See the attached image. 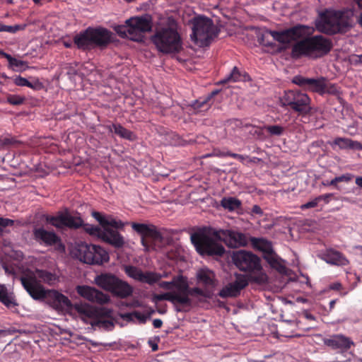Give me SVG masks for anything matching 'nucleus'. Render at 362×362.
<instances>
[{
    "instance_id": "1",
    "label": "nucleus",
    "mask_w": 362,
    "mask_h": 362,
    "mask_svg": "<svg viewBox=\"0 0 362 362\" xmlns=\"http://www.w3.org/2000/svg\"><path fill=\"white\" fill-rule=\"evenodd\" d=\"M314 31L313 27L298 23L281 31L267 30L266 34L282 44H289L301 39L292 47L291 56L294 59L303 56L320 58L331 51L332 43L323 35H313Z\"/></svg>"
},
{
    "instance_id": "2",
    "label": "nucleus",
    "mask_w": 362,
    "mask_h": 362,
    "mask_svg": "<svg viewBox=\"0 0 362 362\" xmlns=\"http://www.w3.org/2000/svg\"><path fill=\"white\" fill-rule=\"evenodd\" d=\"M114 33L105 28L88 27L73 37V41H62L64 47L71 48L73 44L77 49L89 52L95 48L105 49L114 41Z\"/></svg>"
},
{
    "instance_id": "3",
    "label": "nucleus",
    "mask_w": 362,
    "mask_h": 362,
    "mask_svg": "<svg viewBox=\"0 0 362 362\" xmlns=\"http://www.w3.org/2000/svg\"><path fill=\"white\" fill-rule=\"evenodd\" d=\"M21 284L29 296L35 300L47 298L51 305L57 310H71L73 305L69 298L57 291H45L34 274H28L21 278Z\"/></svg>"
},
{
    "instance_id": "4",
    "label": "nucleus",
    "mask_w": 362,
    "mask_h": 362,
    "mask_svg": "<svg viewBox=\"0 0 362 362\" xmlns=\"http://www.w3.org/2000/svg\"><path fill=\"white\" fill-rule=\"evenodd\" d=\"M352 12L325 10L315 21V29L328 35L345 33L352 28Z\"/></svg>"
},
{
    "instance_id": "5",
    "label": "nucleus",
    "mask_w": 362,
    "mask_h": 362,
    "mask_svg": "<svg viewBox=\"0 0 362 362\" xmlns=\"http://www.w3.org/2000/svg\"><path fill=\"white\" fill-rule=\"evenodd\" d=\"M191 25V39L199 47H208L217 36L218 33L213 20L203 16H197L188 21Z\"/></svg>"
},
{
    "instance_id": "6",
    "label": "nucleus",
    "mask_w": 362,
    "mask_h": 362,
    "mask_svg": "<svg viewBox=\"0 0 362 362\" xmlns=\"http://www.w3.org/2000/svg\"><path fill=\"white\" fill-rule=\"evenodd\" d=\"M132 228L141 235V245L144 247L145 251L162 250L170 243V239L153 225L133 222Z\"/></svg>"
},
{
    "instance_id": "7",
    "label": "nucleus",
    "mask_w": 362,
    "mask_h": 362,
    "mask_svg": "<svg viewBox=\"0 0 362 362\" xmlns=\"http://www.w3.org/2000/svg\"><path fill=\"white\" fill-rule=\"evenodd\" d=\"M92 216L104 229L101 239L115 248L122 247L124 244V238L117 230L123 228L124 223L112 216H105L98 211H93Z\"/></svg>"
},
{
    "instance_id": "8",
    "label": "nucleus",
    "mask_w": 362,
    "mask_h": 362,
    "mask_svg": "<svg viewBox=\"0 0 362 362\" xmlns=\"http://www.w3.org/2000/svg\"><path fill=\"white\" fill-rule=\"evenodd\" d=\"M280 103L281 107H289L301 116H306L312 112L311 98L307 93L298 89L284 91L280 98Z\"/></svg>"
},
{
    "instance_id": "9",
    "label": "nucleus",
    "mask_w": 362,
    "mask_h": 362,
    "mask_svg": "<svg viewBox=\"0 0 362 362\" xmlns=\"http://www.w3.org/2000/svg\"><path fill=\"white\" fill-rule=\"evenodd\" d=\"M191 240L196 250L201 255L223 257L226 252L224 246L219 243L218 239L214 237L213 233L211 235H204V233H193Z\"/></svg>"
},
{
    "instance_id": "10",
    "label": "nucleus",
    "mask_w": 362,
    "mask_h": 362,
    "mask_svg": "<svg viewBox=\"0 0 362 362\" xmlns=\"http://www.w3.org/2000/svg\"><path fill=\"white\" fill-rule=\"evenodd\" d=\"M152 42L160 52H175L180 46V36L176 28H164L156 32Z\"/></svg>"
},
{
    "instance_id": "11",
    "label": "nucleus",
    "mask_w": 362,
    "mask_h": 362,
    "mask_svg": "<svg viewBox=\"0 0 362 362\" xmlns=\"http://www.w3.org/2000/svg\"><path fill=\"white\" fill-rule=\"evenodd\" d=\"M95 282L103 289L120 298L129 297L133 292L129 284L111 274H102L98 276Z\"/></svg>"
},
{
    "instance_id": "12",
    "label": "nucleus",
    "mask_w": 362,
    "mask_h": 362,
    "mask_svg": "<svg viewBox=\"0 0 362 362\" xmlns=\"http://www.w3.org/2000/svg\"><path fill=\"white\" fill-rule=\"evenodd\" d=\"M76 256L87 264L101 265L108 262V253L101 247L82 243L78 245Z\"/></svg>"
},
{
    "instance_id": "13",
    "label": "nucleus",
    "mask_w": 362,
    "mask_h": 362,
    "mask_svg": "<svg viewBox=\"0 0 362 362\" xmlns=\"http://www.w3.org/2000/svg\"><path fill=\"white\" fill-rule=\"evenodd\" d=\"M232 260L236 267L245 272L258 274L262 269L259 257L249 251L238 250L233 252Z\"/></svg>"
},
{
    "instance_id": "14",
    "label": "nucleus",
    "mask_w": 362,
    "mask_h": 362,
    "mask_svg": "<svg viewBox=\"0 0 362 362\" xmlns=\"http://www.w3.org/2000/svg\"><path fill=\"white\" fill-rule=\"evenodd\" d=\"M250 242L253 248L262 252L263 258L272 268L279 272H282L284 269V265L274 252L271 241L264 238L250 237Z\"/></svg>"
},
{
    "instance_id": "15",
    "label": "nucleus",
    "mask_w": 362,
    "mask_h": 362,
    "mask_svg": "<svg viewBox=\"0 0 362 362\" xmlns=\"http://www.w3.org/2000/svg\"><path fill=\"white\" fill-rule=\"evenodd\" d=\"M213 235L221 243H223L232 249L243 247L248 244V238L245 233L233 230H215Z\"/></svg>"
},
{
    "instance_id": "16",
    "label": "nucleus",
    "mask_w": 362,
    "mask_h": 362,
    "mask_svg": "<svg viewBox=\"0 0 362 362\" xmlns=\"http://www.w3.org/2000/svg\"><path fill=\"white\" fill-rule=\"evenodd\" d=\"M45 220L48 223L58 229H62L65 227L69 228H80L83 223V221L80 217H74L69 214L68 211L59 212L57 216L47 215Z\"/></svg>"
},
{
    "instance_id": "17",
    "label": "nucleus",
    "mask_w": 362,
    "mask_h": 362,
    "mask_svg": "<svg viewBox=\"0 0 362 362\" xmlns=\"http://www.w3.org/2000/svg\"><path fill=\"white\" fill-rule=\"evenodd\" d=\"M33 238L40 245L45 247L55 246L57 251L65 250L64 245L61 242L60 237L54 231L45 230L43 227L33 229Z\"/></svg>"
},
{
    "instance_id": "18",
    "label": "nucleus",
    "mask_w": 362,
    "mask_h": 362,
    "mask_svg": "<svg viewBox=\"0 0 362 362\" xmlns=\"http://www.w3.org/2000/svg\"><path fill=\"white\" fill-rule=\"evenodd\" d=\"M151 27V19L148 16H136L126 21V32L131 36L149 32Z\"/></svg>"
},
{
    "instance_id": "19",
    "label": "nucleus",
    "mask_w": 362,
    "mask_h": 362,
    "mask_svg": "<svg viewBox=\"0 0 362 362\" xmlns=\"http://www.w3.org/2000/svg\"><path fill=\"white\" fill-rule=\"evenodd\" d=\"M325 81L326 78L324 77L309 78L301 75H297L293 78L292 83L303 88L305 90L323 95Z\"/></svg>"
},
{
    "instance_id": "20",
    "label": "nucleus",
    "mask_w": 362,
    "mask_h": 362,
    "mask_svg": "<svg viewBox=\"0 0 362 362\" xmlns=\"http://www.w3.org/2000/svg\"><path fill=\"white\" fill-rule=\"evenodd\" d=\"M124 271L132 279L152 285L161 279V275L153 272H144L141 269L134 265H126Z\"/></svg>"
},
{
    "instance_id": "21",
    "label": "nucleus",
    "mask_w": 362,
    "mask_h": 362,
    "mask_svg": "<svg viewBox=\"0 0 362 362\" xmlns=\"http://www.w3.org/2000/svg\"><path fill=\"white\" fill-rule=\"evenodd\" d=\"M76 291L80 296L92 303L104 304L109 300L106 294L88 286H78Z\"/></svg>"
},
{
    "instance_id": "22",
    "label": "nucleus",
    "mask_w": 362,
    "mask_h": 362,
    "mask_svg": "<svg viewBox=\"0 0 362 362\" xmlns=\"http://www.w3.org/2000/svg\"><path fill=\"white\" fill-rule=\"evenodd\" d=\"M325 344L334 350H339L341 353L347 351L350 347L354 346V341L350 337L343 334H334L325 340Z\"/></svg>"
},
{
    "instance_id": "23",
    "label": "nucleus",
    "mask_w": 362,
    "mask_h": 362,
    "mask_svg": "<svg viewBox=\"0 0 362 362\" xmlns=\"http://www.w3.org/2000/svg\"><path fill=\"white\" fill-rule=\"evenodd\" d=\"M178 291L168 292L163 294H153V301L157 303L161 300H168L176 305L177 310L181 312V273L179 272L177 276Z\"/></svg>"
},
{
    "instance_id": "24",
    "label": "nucleus",
    "mask_w": 362,
    "mask_h": 362,
    "mask_svg": "<svg viewBox=\"0 0 362 362\" xmlns=\"http://www.w3.org/2000/svg\"><path fill=\"white\" fill-rule=\"evenodd\" d=\"M100 315L95 319L90 321L89 325L93 327H103L104 329L110 331L115 327L113 319L111 317L112 311L107 309H100Z\"/></svg>"
},
{
    "instance_id": "25",
    "label": "nucleus",
    "mask_w": 362,
    "mask_h": 362,
    "mask_svg": "<svg viewBox=\"0 0 362 362\" xmlns=\"http://www.w3.org/2000/svg\"><path fill=\"white\" fill-rule=\"evenodd\" d=\"M320 257L330 265L345 266L350 264L342 252L334 249H327L322 253Z\"/></svg>"
},
{
    "instance_id": "26",
    "label": "nucleus",
    "mask_w": 362,
    "mask_h": 362,
    "mask_svg": "<svg viewBox=\"0 0 362 362\" xmlns=\"http://www.w3.org/2000/svg\"><path fill=\"white\" fill-rule=\"evenodd\" d=\"M219 93L218 90H213L210 94L197 99L192 105L195 113L204 112L208 110L212 104L214 96Z\"/></svg>"
},
{
    "instance_id": "27",
    "label": "nucleus",
    "mask_w": 362,
    "mask_h": 362,
    "mask_svg": "<svg viewBox=\"0 0 362 362\" xmlns=\"http://www.w3.org/2000/svg\"><path fill=\"white\" fill-rule=\"evenodd\" d=\"M105 128L110 132H114L122 139L134 141L136 140V136L135 134L131 130L126 129L122 125L118 123L112 124L111 125L105 126Z\"/></svg>"
},
{
    "instance_id": "28",
    "label": "nucleus",
    "mask_w": 362,
    "mask_h": 362,
    "mask_svg": "<svg viewBox=\"0 0 362 362\" xmlns=\"http://www.w3.org/2000/svg\"><path fill=\"white\" fill-rule=\"evenodd\" d=\"M332 145L338 146L340 149L362 150V144L359 141L347 138L337 137L334 139Z\"/></svg>"
},
{
    "instance_id": "29",
    "label": "nucleus",
    "mask_w": 362,
    "mask_h": 362,
    "mask_svg": "<svg viewBox=\"0 0 362 362\" xmlns=\"http://www.w3.org/2000/svg\"><path fill=\"white\" fill-rule=\"evenodd\" d=\"M0 55L7 59L8 67L14 71H23L28 67L25 62L17 59L4 51L0 50Z\"/></svg>"
},
{
    "instance_id": "30",
    "label": "nucleus",
    "mask_w": 362,
    "mask_h": 362,
    "mask_svg": "<svg viewBox=\"0 0 362 362\" xmlns=\"http://www.w3.org/2000/svg\"><path fill=\"white\" fill-rule=\"evenodd\" d=\"M214 273L209 269H200L197 272V280L199 283L207 287H214Z\"/></svg>"
},
{
    "instance_id": "31",
    "label": "nucleus",
    "mask_w": 362,
    "mask_h": 362,
    "mask_svg": "<svg viewBox=\"0 0 362 362\" xmlns=\"http://www.w3.org/2000/svg\"><path fill=\"white\" fill-rule=\"evenodd\" d=\"M0 301L8 308H12L18 304L15 297L8 293L7 288L4 285H0Z\"/></svg>"
},
{
    "instance_id": "32",
    "label": "nucleus",
    "mask_w": 362,
    "mask_h": 362,
    "mask_svg": "<svg viewBox=\"0 0 362 362\" xmlns=\"http://www.w3.org/2000/svg\"><path fill=\"white\" fill-rule=\"evenodd\" d=\"M221 206L230 211L238 209L242 206V202L240 199L235 197H224L220 201Z\"/></svg>"
},
{
    "instance_id": "33",
    "label": "nucleus",
    "mask_w": 362,
    "mask_h": 362,
    "mask_svg": "<svg viewBox=\"0 0 362 362\" xmlns=\"http://www.w3.org/2000/svg\"><path fill=\"white\" fill-rule=\"evenodd\" d=\"M240 292L241 291L235 287L231 282L226 285L225 287L222 288V289L218 293V296L223 298L228 297H237L240 294Z\"/></svg>"
},
{
    "instance_id": "34",
    "label": "nucleus",
    "mask_w": 362,
    "mask_h": 362,
    "mask_svg": "<svg viewBox=\"0 0 362 362\" xmlns=\"http://www.w3.org/2000/svg\"><path fill=\"white\" fill-rule=\"evenodd\" d=\"M100 309H93L88 306L84 313L80 316L81 319L86 324H89L90 321L93 320L100 315Z\"/></svg>"
},
{
    "instance_id": "35",
    "label": "nucleus",
    "mask_w": 362,
    "mask_h": 362,
    "mask_svg": "<svg viewBox=\"0 0 362 362\" xmlns=\"http://www.w3.org/2000/svg\"><path fill=\"white\" fill-rule=\"evenodd\" d=\"M25 24H16L13 25H7L1 23L0 30H2V32L15 34L21 30H23L25 28Z\"/></svg>"
},
{
    "instance_id": "36",
    "label": "nucleus",
    "mask_w": 362,
    "mask_h": 362,
    "mask_svg": "<svg viewBox=\"0 0 362 362\" xmlns=\"http://www.w3.org/2000/svg\"><path fill=\"white\" fill-rule=\"evenodd\" d=\"M36 273L37 277L45 283L52 284L55 281V276L48 271L37 269Z\"/></svg>"
},
{
    "instance_id": "37",
    "label": "nucleus",
    "mask_w": 362,
    "mask_h": 362,
    "mask_svg": "<svg viewBox=\"0 0 362 362\" xmlns=\"http://www.w3.org/2000/svg\"><path fill=\"white\" fill-rule=\"evenodd\" d=\"M243 76L240 71H238V68L234 66L230 72V74L226 78L222 81V83H228V81H242Z\"/></svg>"
},
{
    "instance_id": "38",
    "label": "nucleus",
    "mask_w": 362,
    "mask_h": 362,
    "mask_svg": "<svg viewBox=\"0 0 362 362\" xmlns=\"http://www.w3.org/2000/svg\"><path fill=\"white\" fill-rule=\"evenodd\" d=\"M232 283L240 291H242L247 286L248 280L245 275L238 274L235 276V280Z\"/></svg>"
},
{
    "instance_id": "39",
    "label": "nucleus",
    "mask_w": 362,
    "mask_h": 362,
    "mask_svg": "<svg viewBox=\"0 0 362 362\" xmlns=\"http://www.w3.org/2000/svg\"><path fill=\"white\" fill-rule=\"evenodd\" d=\"M25 100L24 96L18 95H8L6 96V102L11 105H22Z\"/></svg>"
},
{
    "instance_id": "40",
    "label": "nucleus",
    "mask_w": 362,
    "mask_h": 362,
    "mask_svg": "<svg viewBox=\"0 0 362 362\" xmlns=\"http://www.w3.org/2000/svg\"><path fill=\"white\" fill-rule=\"evenodd\" d=\"M265 129L269 134L272 136H281L284 132V127H282L279 125L274 126H267L265 127Z\"/></svg>"
},
{
    "instance_id": "41",
    "label": "nucleus",
    "mask_w": 362,
    "mask_h": 362,
    "mask_svg": "<svg viewBox=\"0 0 362 362\" xmlns=\"http://www.w3.org/2000/svg\"><path fill=\"white\" fill-rule=\"evenodd\" d=\"M86 231L90 235H95L100 238H102L104 233V229L97 226H88L86 228Z\"/></svg>"
},
{
    "instance_id": "42",
    "label": "nucleus",
    "mask_w": 362,
    "mask_h": 362,
    "mask_svg": "<svg viewBox=\"0 0 362 362\" xmlns=\"http://www.w3.org/2000/svg\"><path fill=\"white\" fill-rule=\"evenodd\" d=\"M337 95L339 94L338 86L336 84L329 83L327 80L325 82L324 94Z\"/></svg>"
},
{
    "instance_id": "43",
    "label": "nucleus",
    "mask_w": 362,
    "mask_h": 362,
    "mask_svg": "<svg viewBox=\"0 0 362 362\" xmlns=\"http://www.w3.org/2000/svg\"><path fill=\"white\" fill-rule=\"evenodd\" d=\"M186 289H187V281L185 280L184 277L182 276V308L185 305H189V303H190V299L188 298V296L185 293Z\"/></svg>"
},
{
    "instance_id": "44",
    "label": "nucleus",
    "mask_w": 362,
    "mask_h": 362,
    "mask_svg": "<svg viewBox=\"0 0 362 362\" xmlns=\"http://www.w3.org/2000/svg\"><path fill=\"white\" fill-rule=\"evenodd\" d=\"M132 315L141 323H146L148 317H150V314L146 315L144 313H141L139 311H134L132 313Z\"/></svg>"
},
{
    "instance_id": "45",
    "label": "nucleus",
    "mask_w": 362,
    "mask_h": 362,
    "mask_svg": "<svg viewBox=\"0 0 362 362\" xmlns=\"http://www.w3.org/2000/svg\"><path fill=\"white\" fill-rule=\"evenodd\" d=\"M15 333V330L8 329H0V342L6 343L7 341L5 339L6 337L11 336Z\"/></svg>"
},
{
    "instance_id": "46",
    "label": "nucleus",
    "mask_w": 362,
    "mask_h": 362,
    "mask_svg": "<svg viewBox=\"0 0 362 362\" xmlns=\"http://www.w3.org/2000/svg\"><path fill=\"white\" fill-rule=\"evenodd\" d=\"M354 177V176L353 174H350V173H346V174H342L339 176H337V180L338 181V182L348 183L353 180Z\"/></svg>"
},
{
    "instance_id": "47",
    "label": "nucleus",
    "mask_w": 362,
    "mask_h": 362,
    "mask_svg": "<svg viewBox=\"0 0 362 362\" xmlns=\"http://www.w3.org/2000/svg\"><path fill=\"white\" fill-rule=\"evenodd\" d=\"M13 81L14 82V83L16 86H27V85H28L29 81L21 76H18L15 77L14 79H13Z\"/></svg>"
},
{
    "instance_id": "48",
    "label": "nucleus",
    "mask_w": 362,
    "mask_h": 362,
    "mask_svg": "<svg viewBox=\"0 0 362 362\" xmlns=\"http://www.w3.org/2000/svg\"><path fill=\"white\" fill-rule=\"evenodd\" d=\"M27 87L32 88L35 90H40L43 88V84L40 81L36 79L34 82H28V85H27Z\"/></svg>"
},
{
    "instance_id": "49",
    "label": "nucleus",
    "mask_w": 362,
    "mask_h": 362,
    "mask_svg": "<svg viewBox=\"0 0 362 362\" xmlns=\"http://www.w3.org/2000/svg\"><path fill=\"white\" fill-rule=\"evenodd\" d=\"M89 305L86 304H78L76 303L73 305L72 309H74L75 311L78 313L80 316L84 313V311L88 308Z\"/></svg>"
},
{
    "instance_id": "50",
    "label": "nucleus",
    "mask_w": 362,
    "mask_h": 362,
    "mask_svg": "<svg viewBox=\"0 0 362 362\" xmlns=\"http://www.w3.org/2000/svg\"><path fill=\"white\" fill-rule=\"evenodd\" d=\"M192 293L193 294L199 295L200 296H204L207 298H210L211 296V291H210L209 290L203 291L198 288H194Z\"/></svg>"
},
{
    "instance_id": "51",
    "label": "nucleus",
    "mask_w": 362,
    "mask_h": 362,
    "mask_svg": "<svg viewBox=\"0 0 362 362\" xmlns=\"http://www.w3.org/2000/svg\"><path fill=\"white\" fill-rule=\"evenodd\" d=\"M333 196L332 193H327L325 194L320 195L317 197V200H318L319 203L322 201L325 202V204H328L330 201V198Z\"/></svg>"
},
{
    "instance_id": "52",
    "label": "nucleus",
    "mask_w": 362,
    "mask_h": 362,
    "mask_svg": "<svg viewBox=\"0 0 362 362\" xmlns=\"http://www.w3.org/2000/svg\"><path fill=\"white\" fill-rule=\"evenodd\" d=\"M319 204V202L317 200V198L315 197L313 200L301 205V209H306L313 208V207L316 206L317 204Z\"/></svg>"
},
{
    "instance_id": "53",
    "label": "nucleus",
    "mask_w": 362,
    "mask_h": 362,
    "mask_svg": "<svg viewBox=\"0 0 362 362\" xmlns=\"http://www.w3.org/2000/svg\"><path fill=\"white\" fill-rule=\"evenodd\" d=\"M13 221L12 219H8V218H0V226L6 227L12 226Z\"/></svg>"
},
{
    "instance_id": "54",
    "label": "nucleus",
    "mask_w": 362,
    "mask_h": 362,
    "mask_svg": "<svg viewBox=\"0 0 362 362\" xmlns=\"http://www.w3.org/2000/svg\"><path fill=\"white\" fill-rule=\"evenodd\" d=\"M251 213L252 214H256V215H259V216H262L263 214L262 209L257 204H255L254 206H252Z\"/></svg>"
},
{
    "instance_id": "55",
    "label": "nucleus",
    "mask_w": 362,
    "mask_h": 362,
    "mask_svg": "<svg viewBox=\"0 0 362 362\" xmlns=\"http://www.w3.org/2000/svg\"><path fill=\"white\" fill-rule=\"evenodd\" d=\"M228 157L233 158V159L240 160L241 162H243L245 159V157L244 156L231 153L230 151H228Z\"/></svg>"
},
{
    "instance_id": "56",
    "label": "nucleus",
    "mask_w": 362,
    "mask_h": 362,
    "mask_svg": "<svg viewBox=\"0 0 362 362\" xmlns=\"http://www.w3.org/2000/svg\"><path fill=\"white\" fill-rule=\"evenodd\" d=\"M329 288L334 291H340L342 288V284L340 282H334L329 284Z\"/></svg>"
},
{
    "instance_id": "57",
    "label": "nucleus",
    "mask_w": 362,
    "mask_h": 362,
    "mask_svg": "<svg viewBox=\"0 0 362 362\" xmlns=\"http://www.w3.org/2000/svg\"><path fill=\"white\" fill-rule=\"evenodd\" d=\"M160 286L165 289H170L173 286V284L170 281H162Z\"/></svg>"
},
{
    "instance_id": "58",
    "label": "nucleus",
    "mask_w": 362,
    "mask_h": 362,
    "mask_svg": "<svg viewBox=\"0 0 362 362\" xmlns=\"http://www.w3.org/2000/svg\"><path fill=\"white\" fill-rule=\"evenodd\" d=\"M0 142L3 145H9L13 144V139L12 138H4V139L0 138Z\"/></svg>"
},
{
    "instance_id": "59",
    "label": "nucleus",
    "mask_w": 362,
    "mask_h": 362,
    "mask_svg": "<svg viewBox=\"0 0 362 362\" xmlns=\"http://www.w3.org/2000/svg\"><path fill=\"white\" fill-rule=\"evenodd\" d=\"M163 325V321L160 319H155L153 321V326L155 328H160Z\"/></svg>"
},
{
    "instance_id": "60",
    "label": "nucleus",
    "mask_w": 362,
    "mask_h": 362,
    "mask_svg": "<svg viewBox=\"0 0 362 362\" xmlns=\"http://www.w3.org/2000/svg\"><path fill=\"white\" fill-rule=\"evenodd\" d=\"M148 344L151 347L153 351H156L158 350V345L156 342L152 340L148 341Z\"/></svg>"
},
{
    "instance_id": "61",
    "label": "nucleus",
    "mask_w": 362,
    "mask_h": 362,
    "mask_svg": "<svg viewBox=\"0 0 362 362\" xmlns=\"http://www.w3.org/2000/svg\"><path fill=\"white\" fill-rule=\"evenodd\" d=\"M337 177H335L334 178H333L332 180H331L329 182V186L331 187H334L335 188H338L337 187V184L339 183L338 181L337 180Z\"/></svg>"
},
{
    "instance_id": "62",
    "label": "nucleus",
    "mask_w": 362,
    "mask_h": 362,
    "mask_svg": "<svg viewBox=\"0 0 362 362\" xmlns=\"http://www.w3.org/2000/svg\"><path fill=\"white\" fill-rule=\"evenodd\" d=\"M216 156L218 157H228V151H216Z\"/></svg>"
},
{
    "instance_id": "63",
    "label": "nucleus",
    "mask_w": 362,
    "mask_h": 362,
    "mask_svg": "<svg viewBox=\"0 0 362 362\" xmlns=\"http://www.w3.org/2000/svg\"><path fill=\"white\" fill-rule=\"evenodd\" d=\"M356 184L362 188V176H359L356 178Z\"/></svg>"
},
{
    "instance_id": "64",
    "label": "nucleus",
    "mask_w": 362,
    "mask_h": 362,
    "mask_svg": "<svg viewBox=\"0 0 362 362\" xmlns=\"http://www.w3.org/2000/svg\"><path fill=\"white\" fill-rule=\"evenodd\" d=\"M357 22L359 24V25L362 28V13H360V15L358 16Z\"/></svg>"
}]
</instances>
